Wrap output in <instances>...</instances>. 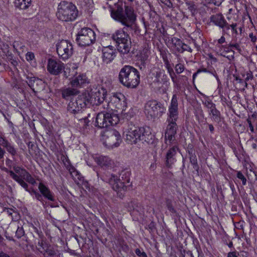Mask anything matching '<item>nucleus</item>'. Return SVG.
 Instances as JSON below:
<instances>
[{"label":"nucleus","instance_id":"53","mask_svg":"<svg viewBox=\"0 0 257 257\" xmlns=\"http://www.w3.org/2000/svg\"><path fill=\"white\" fill-rule=\"evenodd\" d=\"M190 162L194 165L193 168L195 169H196L197 168H198V166H197V159H196L195 156L192 157L190 158Z\"/></svg>","mask_w":257,"mask_h":257},{"label":"nucleus","instance_id":"27","mask_svg":"<svg viewBox=\"0 0 257 257\" xmlns=\"http://www.w3.org/2000/svg\"><path fill=\"white\" fill-rule=\"evenodd\" d=\"M106 121L108 127L117 124L119 121V119L116 114L106 113Z\"/></svg>","mask_w":257,"mask_h":257},{"label":"nucleus","instance_id":"44","mask_svg":"<svg viewBox=\"0 0 257 257\" xmlns=\"http://www.w3.org/2000/svg\"><path fill=\"white\" fill-rule=\"evenodd\" d=\"M160 3L168 8H172L175 3V0H159Z\"/></svg>","mask_w":257,"mask_h":257},{"label":"nucleus","instance_id":"51","mask_svg":"<svg viewBox=\"0 0 257 257\" xmlns=\"http://www.w3.org/2000/svg\"><path fill=\"white\" fill-rule=\"evenodd\" d=\"M208 63H215L216 62V59L211 54L207 55Z\"/></svg>","mask_w":257,"mask_h":257},{"label":"nucleus","instance_id":"1","mask_svg":"<svg viewBox=\"0 0 257 257\" xmlns=\"http://www.w3.org/2000/svg\"><path fill=\"white\" fill-rule=\"evenodd\" d=\"M178 98L176 94H174L168 107L167 119L168 124L165 135L166 143L170 147L175 144V136L177 129L176 121L178 118Z\"/></svg>","mask_w":257,"mask_h":257},{"label":"nucleus","instance_id":"63","mask_svg":"<svg viewBox=\"0 0 257 257\" xmlns=\"http://www.w3.org/2000/svg\"><path fill=\"white\" fill-rule=\"evenodd\" d=\"M142 253L143 252H142L140 249H137L136 250V253L139 256H141V253Z\"/></svg>","mask_w":257,"mask_h":257},{"label":"nucleus","instance_id":"57","mask_svg":"<svg viewBox=\"0 0 257 257\" xmlns=\"http://www.w3.org/2000/svg\"><path fill=\"white\" fill-rule=\"evenodd\" d=\"M238 253L236 251H230L227 253V257H238Z\"/></svg>","mask_w":257,"mask_h":257},{"label":"nucleus","instance_id":"54","mask_svg":"<svg viewBox=\"0 0 257 257\" xmlns=\"http://www.w3.org/2000/svg\"><path fill=\"white\" fill-rule=\"evenodd\" d=\"M247 122L248 124V127H249V130L250 131V132L251 133H254V127H253V125H252V122H251V121L250 120V119L249 118H248L247 119Z\"/></svg>","mask_w":257,"mask_h":257},{"label":"nucleus","instance_id":"24","mask_svg":"<svg viewBox=\"0 0 257 257\" xmlns=\"http://www.w3.org/2000/svg\"><path fill=\"white\" fill-rule=\"evenodd\" d=\"M0 145L5 148L12 156H15L17 154V151L14 146L6 139L4 136L0 140Z\"/></svg>","mask_w":257,"mask_h":257},{"label":"nucleus","instance_id":"26","mask_svg":"<svg viewBox=\"0 0 257 257\" xmlns=\"http://www.w3.org/2000/svg\"><path fill=\"white\" fill-rule=\"evenodd\" d=\"M211 21L215 25L223 28L226 26L227 23L221 14H216L211 17Z\"/></svg>","mask_w":257,"mask_h":257},{"label":"nucleus","instance_id":"46","mask_svg":"<svg viewBox=\"0 0 257 257\" xmlns=\"http://www.w3.org/2000/svg\"><path fill=\"white\" fill-rule=\"evenodd\" d=\"M26 59L30 62L32 63L33 61L35 60V55L34 53L31 52H28L26 54Z\"/></svg>","mask_w":257,"mask_h":257},{"label":"nucleus","instance_id":"60","mask_svg":"<svg viewBox=\"0 0 257 257\" xmlns=\"http://www.w3.org/2000/svg\"><path fill=\"white\" fill-rule=\"evenodd\" d=\"M202 71H204V72H207L206 70L205 69H204L203 70H201V69H199L198 70L196 73H195L193 75V78H195V77L197 75V74Z\"/></svg>","mask_w":257,"mask_h":257},{"label":"nucleus","instance_id":"42","mask_svg":"<svg viewBox=\"0 0 257 257\" xmlns=\"http://www.w3.org/2000/svg\"><path fill=\"white\" fill-rule=\"evenodd\" d=\"M80 57L82 60H80L79 63H91L90 61H89V59H91L90 55H87L83 53L81 54Z\"/></svg>","mask_w":257,"mask_h":257},{"label":"nucleus","instance_id":"55","mask_svg":"<svg viewBox=\"0 0 257 257\" xmlns=\"http://www.w3.org/2000/svg\"><path fill=\"white\" fill-rule=\"evenodd\" d=\"M32 193L35 195V197L38 200L41 201L43 199L42 196L41 194H40L39 193L35 191H33Z\"/></svg>","mask_w":257,"mask_h":257},{"label":"nucleus","instance_id":"30","mask_svg":"<svg viewBox=\"0 0 257 257\" xmlns=\"http://www.w3.org/2000/svg\"><path fill=\"white\" fill-rule=\"evenodd\" d=\"M76 67H72L71 69L68 65H63L62 69H63L64 76L66 78H68L69 76H74L77 72L76 71Z\"/></svg>","mask_w":257,"mask_h":257},{"label":"nucleus","instance_id":"35","mask_svg":"<svg viewBox=\"0 0 257 257\" xmlns=\"http://www.w3.org/2000/svg\"><path fill=\"white\" fill-rule=\"evenodd\" d=\"M234 21L232 20L231 24H228L227 23V25L225 27L227 30L231 29L232 32V35L233 37H236L238 35V31L237 30V24L233 23Z\"/></svg>","mask_w":257,"mask_h":257},{"label":"nucleus","instance_id":"7","mask_svg":"<svg viewBox=\"0 0 257 257\" xmlns=\"http://www.w3.org/2000/svg\"><path fill=\"white\" fill-rule=\"evenodd\" d=\"M89 92L85 91L78 95L75 99H71L67 106V110L72 113L76 114L80 112L89 104Z\"/></svg>","mask_w":257,"mask_h":257},{"label":"nucleus","instance_id":"16","mask_svg":"<svg viewBox=\"0 0 257 257\" xmlns=\"http://www.w3.org/2000/svg\"><path fill=\"white\" fill-rule=\"evenodd\" d=\"M40 239L39 240L36 245L37 249L41 253L44 257H51L55 254V250L50 244L43 239L42 236H40Z\"/></svg>","mask_w":257,"mask_h":257},{"label":"nucleus","instance_id":"2","mask_svg":"<svg viewBox=\"0 0 257 257\" xmlns=\"http://www.w3.org/2000/svg\"><path fill=\"white\" fill-rule=\"evenodd\" d=\"M124 139L127 144L133 145L140 143H149L152 140L151 133L143 127L135 125L130 122L123 131Z\"/></svg>","mask_w":257,"mask_h":257},{"label":"nucleus","instance_id":"17","mask_svg":"<svg viewBox=\"0 0 257 257\" xmlns=\"http://www.w3.org/2000/svg\"><path fill=\"white\" fill-rule=\"evenodd\" d=\"M105 93L106 91L103 89L98 90L95 92L92 91L91 93L89 92V96L90 97L88 100L89 104H92L97 105L104 102V101H105Z\"/></svg>","mask_w":257,"mask_h":257},{"label":"nucleus","instance_id":"61","mask_svg":"<svg viewBox=\"0 0 257 257\" xmlns=\"http://www.w3.org/2000/svg\"><path fill=\"white\" fill-rule=\"evenodd\" d=\"M80 120L83 121L84 123L87 125L88 123L89 122V120H88L87 118L86 117H85L84 118H82L80 119Z\"/></svg>","mask_w":257,"mask_h":257},{"label":"nucleus","instance_id":"36","mask_svg":"<svg viewBox=\"0 0 257 257\" xmlns=\"http://www.w3.org/2000/svg\"><path fill=\"white\" fill-rule=\"evenodd\" d=\"M149 54V50L148 49H144L142 52L140 53L139 55L138 54L137 56L138 57V59H140L142 62H143L147 59Z\"/></svg>","mask_w":257,"mask_h":257},{"label":"nucleus","instance_id":"50","mask_svg":"<svg viewBox=\"0 0 257 257\" xmlns=\"http://www.w3.org/2000/svg\"><path fill=\"white\" fill-rule=\"evenodd\" d=\"M4 212H6L9 216H11L12 218H13V215L14 214L15 215L16 217L18 214L17 212L15 211L13 209L11 208H5L4 209Z\"/></svg>","mask_w":257,"mask_h":257},{"label":"nucleus","instance_id":"45","mask_svg":"<svg viewBox=\"0 0 257 257\" xmlns=\"http://www.w3.org/2000/svg\"><path fill=\"white\" fill-rule=\"evenodd\" d=\"M46 59L48 64H58L57 59L53 56H47Z\"/></svg>","mask_w":257,"mask_h":257},{"label":"nucleus","instance_id":"52","mask_svg":"<svg viewBox=\"0 0 257 257\" xmlns=\"http://www.w3.org/2000/svg\"><path fill=\"white\" fill-rule=\"evenodd\" d=\"M184 70V65H175V71L177 74L182 73Z\"/></svg>","mask_w":257,"mask_h":257},{"label":"nucleus","instance_id":"11","mask_svg":"<svg viewBox=\"0 0 257 257\" xmlns=\"http://www.w3.org/2000/svg\"><path fill=\"white\" fill-rule=\"evenodd\" d=\"M95 39V33L91 29L83 28L78 32L76 40L79 46H87L94 43Z\"/></svg>","mask_w":257,"mask_h":257},{"label":"nucleus","instance_id":"14","mask_svg":"<svg viewBox=\"0 0 257 257\" xmlns=\"http://www.w3.org/2000/svg\"><path fill=\"white\" fill-rule=\"evenodd\" d=\"M166 43L168 47L174 53H182L185 51H192L189 46L183 43L180 39L176 37L169 38Z\"/></svg>","mask_w":257,"mask_h":257},{"label":"nucleus","instance_id":"58","mask_svg":"<svg viewBox=\"0 0 257 257\" xmlns=\"http://www.w3.org/2000/svg\"><path fill=\"white\" fill-rule=\"evenodd\" d=\"M249 37L252 42H255L257 39L256 37L254 36L252 33L249 34Z\"/></svg>","mask_w":257,"mask_h":257},{"label":"nucleus","instance_id":"5","mask_svg":"<svg viewBox=\"0 0 257 257\" xmlns=\"http://www.w3.org/2000/svg\"><path fill=\"white\" fill-rule=\"evenodd\" d=\"M78 11L77 7L72 3L62 1L58 6L56 16L62 22H72L76 19Z\"/></svg>","mask_w":257,"mask_h":257},{"label":"nucleus","instance_id":"31","mask_svg":"<svg viewBox=\"0 0 257 257\" xmlns=\"http://www.w3.org/2000/svg\"><path fill=\"white\" fill-rule=\"evenodd\" d=\"M63 65H47V70L50 73L57 75L62 72Z\"/></svg>","mask_w":257,"mask_h":257},{"label":"nucleus","instance_id":"43","mask_svg":"<svg viewBox=\"0 0 257 257\" xmlns=\"http://www.w3.org/2000/svg\"><path fill=\"white\" fill-rule=\"evenodd\" d=\"M12 66H13V68H12V67L10 68L9 66V65H8L7 68H5V65H0V72L3 71L4 69L7 70L10 68L13 72L14 74L18 73L19 71H18V69L16 67V65H12Z\"/></svg>","mask_w":257,"mask_h":257},{"label":"nucleus","instance_id":"9","mask_svg":"<svg viewBox=\"0 0 257 257\" xmlns=\"http://www.w3.org/2000/svg\"><path fill=\"white\" fill-rule=\"evenodd\" d=\"M112 39L117 44L118 49L123 53L128 52L131 46L129 35L123 30L116 31L112 36Z\"/></svg>","mask_w":257,"mask_h":257},{"label":"nucleus","instance_id":"10","mask_svg":"<svg viewBox=\"0 0 257 257\" xmlns=\"http://www.w3.org/2000/svg\"><path fill=\"white\" fill-rule=\"evenodd\" d=\"M107 107L111 110H119L121 112L126 107L125 96L121 93H112L108 99L105 100Z\"/></svg>","mask_w":257,"mask_h":257},{"label":"nucleus","instance_id":"32","mask_svg":"<svg viewBox=\"0 0 257 257\" xmlns=\"http://www.w3.org/2000/svg\"><path fill=\"white\" fill-rule=\"evenodd\" d=\"M208 113L210 116V118L213 121H214L217 123H219L221 121V113L220 111L216 108Z\"/></svg>","mask_w":257,"mask_h":257},{"label":"nucleus","instance_id":"28","mask_svg":"<svg viewBox=\"0 0 257 257\" xmlns=\"http://www.w3.org/2000/svg\"><path fill=\"white\" fill-rule=\"evenodd\" d=\"M31 0H15L16 7L22 10L28 9L31 5Z\"/></svg>","mask_w":257,"mask_h":257},{"label":"nucleus","instance_id":"8","mask_svg":"<svg viewBox=\"0 0 257 257\" xmlns=\"http://www.w3.org/2000/svg\"><path fill=\"white\" fill-rule=\"evenodd\" d=\"M121 179L118 178L117 176L111 174L106 179L112 188L116 192H121L127 189L126 184L130 182V173L129 172L123 171L121 174Z\"/></svg>","mask_w":257,"mask_h":257},{"label":"nucleus","instance_id":"15","mask_svg":"<svg viewBox=\"0 0 257 257\" xmlns=\"http://www.w3.org/2000/svg\"><path fill=\"white\" fill-rule=\"evenodd\" d=\"M13 169L15 173L12 171H8L11 177L14 180L17 182L27 191L29 192L28 189V185L22 178L27 171L19 166H14Z\"/></svg>","mask_w":257,"mask_h":257},{"label":"nucleus","instance_id":"19","mask_svg":"<svg viewBox=\"0 0 257 257\" xmlns=\"http://www.w3.org/2000/svg\"><path fill=\"white\" fill-rule=\"evenodd\" d=\"M88 80L85 75L80 74L72 79L70 83L73 87H82L86 83H88Z\"/></svg>","mask_w":257,"mask_h":257},{"label":"nucleus","instance_id":"25","mask_svg":"<svg viewBox=\"0 0 257 257\" xmlns=\"http://www.w3.org/2000/svg\"><path fill=\"white\" fill-rule=\"evenodd\" d=\"M95 124L96 126L100 128L107 127L108 123H107L106 121V113H99L96 117Z\"/></svg>","mask_w":257,"mask_h":257},{"label":"nucleus","instance_id":"18","mask_svg":"<svg viewBox=\"0 0 257 257\" xmlns=\"http://www.w3.org/2000/svg\"><path fill=\"white\" fill-rule=\"evenodd\" d=\"M115 57V49L111 45L104 46L102 49V60L104 63L108 64Z\"/></svg>","mask_w":257,"mask_h":257},{"label":"nucleus","instance_id":"38","mask_svg":"<svg viewBox=\"0 0 257 257\" xmlns=\"http://www.w3.org/2000/svg\"><path fill=\"white\" fill-rule=\"evenodd\" d=\"M203 104L207 108L208 113L216 108L215 104L210 100H205Z\"/></svg>","mask_w":257,"mask_h":257},{"label":"nucleus","instance_id":"39","mask_svg":"<svg viewBox=\"0 0 257 257\" xmlns=\"http://www.w3.org/2000/svg\"><path fill=\"white\" fill-rule=\"evenodd\" d=\"M186 5L189 10L192 13V15H194L197 13V6L192 2H187Z\"/></svg>","mask_w":257,"mask_h":257},{"label":"nucleus","instance_id":"62","mask_svg":"<svg viewBox=\"0 0 257 257\" xmlns=\"http://www.w3.org/2000/svg\"><path fill=\"white\" fill-rule=\"evenodd\" d=\"M231 47L232 48H234L236 50H239L240 49V46L238 44H235L234 45H231Z\"/></svg>","mask_w":257,"mask_h":257},{"label":"nucleus","instance_id":"29","mask_svg":"<svg viewBox=\"0 0 257 257\" xmlns=\"http://www.w3.org/2000/svg\"><path fill=\"white\" fill-rule=\"evenodd\" d=\"M162 75H164L163 71L156 68L153 69L149 74V75L152 77V79H154L153 81L155 83L160 82V78Z\"/></svg>","mask_w":257,"mask_h":257},{"label":"nucleus","instance_id":"56","mask_svg":"<svg viewBox=\"0 0 257 257\" xmlns=\"http://www.w3.org/2000/svg\"><path fill=\"white\" fill-rule=\"evenodd\" d=\"M217 43L216 44V46L218 47V48H220V46L219 45L217 46V45L218 44L220 45V44H223L224 43H225V38L224 36H222V37H221V38L220 39L217 40Z\"/></svg>","mask_w":257,"mask_h":257},{"label":"nucleus","instance_id":"64","mask_svg":"<svg viewBox=\"0 0 257 257\" xmlns=\"http://www.w3.org/2000/svg\"><path fill=\"white\" fill-rule=\"evenodd\" d=\"M0 257H10L9 255H8L7 254L3 252H0Z\"/></svg>","mask_w":257,"mask_h":257},{"label":"nucleus","instance_id":"23","mask_svg":"<svg viewBox=\"0 0 257 257\" xmlns=\"http://www.w3.org/2000/svg\"><path fill=\"white\" fill-rule=\"evenodd\" d=\"M62 93V97L65 100H68L69 99H72V97L77 95L78 93V91L77 89L74 88H63L61 90Z\"/></svg>","mask_w":257,"mask_h":257},{"label":"nucleus","instance_id":"12","mask_svg":"<svg viewBox=\"0 0 257 257\" xmlns=\"http://www.w3.org/2000/svg\"><path fill=\"white\" fill-rule=\"evenodd\" d=\"M101 139L104 144L109 147H117L121 141L120 134L114 129L104 131L102 134Z\"/></svg>","mask_w":257,"mask_h":257},{"label":"nucleus","instance_id":"6","mask_svg":"<svg viewBox=\"0 0 257 257\" xmlns=\"http://www.w3.org/2000/svg\"><path fill=\"white\" fill-rule=\"evenodd\" d=\"M165 111L164 104L155 100H149L145 105L144 112L149 119H159Z\"/></svg>","mask_w":257,"mask_h":257},{"label":"nucleus","instance_id":"21","mask_svg":"<svg viewBox=\"0 0 257 257\" xmlns=\"http://www.w3.org/2000/svg\"><path fill=\"white\" fill-rule=\"evenodd\" d=\"M177 147L175 146L171 147L167 151L166 155V165L167 167H170L175 162L174 158L176 154Z\"/></svg>","mask_w":257,"mask_h":257},{"label":"nucleus","instance_id":"48","mask_svg":"<svg viewBox=\"0 0 257 257\" xmlns=\"http://www.w3.org/2000/svg\"><path fill=\"white\" fill-rule=\"evenodd\" d=\"M237 177L242 181V183L243 185H246V179L243 174L240 172L238 171L237 173Z\"/></svg>","mask_w":257,"mask_h":257},{"label":"nucleus","instance_id":"59","mask_svg":"<svg viewBox=\"0 0 257 257\" xmlns=\"http://www.w3.org/2000/svg\"><path fill=\"white\" fill-rule=\"evenodd\" d=\"M5 151L0 147V159H2L4 157Z\"/></svg>","mask_w":257,"mask_h":257},{"label":"nucleus","instance_id":"40","mask_svg":"<svg viewBox=\"0 0 257 257\" xmlns=\"http://www.w3.org/2000/svg\"><path fill=\"white\" fill-rule=\"evenodd\" d=\"M232 9H229L228 12L226 15V18L229 21L233 20V21L236 22L238 20V16L236 14L234 15L232 14Z\"/></svg>","mask_w":257,"mask_h":257},{"label":"nucleus","instance_id":"4","mask_svg":"<svg viewBox=\"0 0 257 257\" xmlns=\"http://www.w3.org/2000/svg\"><path fill=\"white\" fill-rule=\"evenodd\" d=\"M140 79L139 71L130 65H125L119 72V81L127 87H136L140 83Z\"/></svg>","mask_w":257,"mask_h":257},{"label":"nucleus","instance_id":"3","mask_svg":"<svg viewBox=\"0 0 257 257\" xmlns=\"http://www.w3.org/2000/svg\"><path fill=\"white\" fill-rule=\"evenodd\" d=\"M116 9L110 8L111 18L123 26L127 27H132L137 20V15L133 8L124 6L123 8L122 6L118 4L116 5Z\"/></svg>","mask_w":257,"mask_h":257},{"label":"nucleus","instance_id":"33","mask_svg":"<svg viewBox=\"0 0 257 257\" xmlns=\"http://www.w3.org/2000/svg\"><path fill=\"white\" fill-rule=\"evenodd\" d=\"M29 85L31 87L33 91H35V89H37V90L39 89V88H37L36 86H42L43 85V82L40 79L34 78L33 80H31Z\"/></svg>","mask_w":257,"mask_h":257},{"label":"nucleus","instance_id":"22","mask_svg":"<svg viewBox=\"0 0 257 257\" xmlns=\"http://www.w3.org/2000/svg\"><path fill=\"white\" fill-rule=\"evenodd\" d=\"M39 190L43 196L48 200L54 201L55 198L53 194L51 192L48 187L42 183H40L38 186Z\"/></svg>","mask_w":257,"mask_h":257},{"label":"nucleus","instance_id":"49","mask_svg":"<svg viewBox=\"0 0 257 257\" xmlns=\"http://www.w3.org/2000/svg\"><path fill=\"white\" fill-rule=\"evenodd\" d=\"M25 234L23 228L21 227H18L16 232V235L18 238H21Z\"/></svg>","mask_w":257,"mask_h":257},{"label":"nucleus","instance_id":"41","mask_svg":"<svg viewBox=\"0 0 257 257\" xmlns=\"http://www.w3.org/2000/svg\"><path fill=\"white\" fill-rule=\"evenodd\" d=\"M224 0H203L205 5L210 4L216 6H219Z\"/></svg>","mask_w":257,"mask_h":257},{"label":"nucleus","instance_id":"47","mask_svg":"<svg viewBox=\"0 0 257 257\" xmlns=\"http://www.w3.org/2000/svg\"><path fill=\"white\" fill-rule=\"evenodd\" d=\"M174 65H166V68L168 70V72L172 79H174L175 77V74L174 72L173 67Z\"/></svg>","mask_w":257,"mask_h":257},{"label":"nucleus","instance_id":"34","mask_svg":"<svg viewBox=\"0 0 257 257\" xmlns=\"http://www.w3.org/2000/svg\"><path fill=\"white\" fill-rule=\"evenodd\" d=\"M67 170H68L72 177L74 180L78 179L80 180L81 176L80 174L75 169V168L72 166H68L67 167Z\"/></svg>","mask_w":257,"mask_h":257},{"label":"nucleus","instance_id":"37","mask_svg":"<svg viewBox=\"0 0 257 257\" xmlns=\"http://www.w3.org/2000/svg\"><path fill=\"white\" fill-rule=\"evenodd\" d=\"M23 180H26L28 183L34 185L36 183V181L31 175L27 171L25 172L24 176L22 177Z\"/></svg>","mask_w":257,"mask_h":257},{"label":"nucleus","instance_id":"13","mask_svg":"<svg viewBox=\"0 0 257 257\" xmlns=\"http://www.w3.org/2000/svg\"><path fill=\"white\" fill-rule=\"evenodd\" d=\"M56 50L58 55L63 60L69 59L73 53V45L67 40H62L58 42L56 45Z\"/></svg>","mask_w":257,"mask_h":257},{"label":"nucleus","instance_id":"20","mask_svg":"<svg viewBox=\"0 0 257 257\" xmlns=\"http://www.w3.org/2000/svg\"><path fill=\"white\" fill-rule=\"evenodd\" d=\"M93 158L96 163L101 167L108 168L112 166L113 161L107 156H96Z\"/></svg>","mask_w":257,"mask_h":257}]
</instances>
